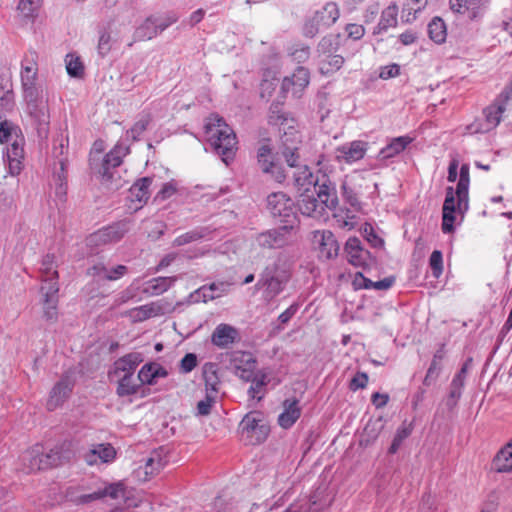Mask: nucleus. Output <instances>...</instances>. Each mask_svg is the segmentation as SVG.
<instances>
[{"mask_svg":"<svg viewBox=\"0 0 512 512\" xmlns=\"http://www.w3.org/2000/svg\"><path fill=\"white\" fill-rule=\"evenodd\" d=\"M300 415L299 401L295 398L286 399L283 402V412L278 417V423L282 428L288 429L299 419Z\"/></svg>","mask_w":512,"mask_h":512,"instance_id":"obj_25","label":"nucleus"},{"mask_svg":"<svg viewBox=\"0 0 512 512\" xmlns=\"http://www.w3.org/2000/svg\"><path fill=\"white\" fill-rule=\"evenodd\" d=\"M66 70L72 77H82L84 74V67L80 58L71 54L66 56Z\"/></svg>","mask_w":512,"mask_h":512,"instance_id":"obj_48","label":"nucleus"},{"mask_svg":"<svg viewBox=\"0 0 512 512\" xmlns=\"http://www.w3.org/2000/svg\"><path fill=\"white\" fill-rule=\"evenodd\" d=\"M238 336V331L235 327L229 324H219L211 335L212 343L219 348H226L233 344Z\"/></svg>","mask_w":512,"mask_h":512,"instance_id":"obj_24","label":"nucleus"},{"mask_svg":"<svg viewBox=\"0 0 512 512\" xmlns=\"http://www.w3.org/2000/svg\"><path fill=\"white\" fill-rule=\"evenodd\" d=\"M22 470L26 473H32L44 469V449L41 445L24 451L20 456Z\"/></svg>","mask_w":512,"mask_h":512,"instance_id":"obj_19","label":"nucleus"},{"mask_svg":"<svg viewBox=\"0 0 512 512\" xmlns=\"http://www.w3.org/2000/svg\"><path fill=\"white\" fill-rule=\"evenodd\" d=\"M312 241L320 258L332 259L338 255L339 244L331 231L318 230L313 232Z\"/></svg>","mask_w":512,"mask_h":512,"instance_id":"obj_10","label":"nucleus"},{"mask_svg":"<svg viewBox=\"0 0 512 512\" xmlns=\"http://www.w3.org/2000/svg\"><path fill=\"white\" fill-rule=\"evenodd\" d=\"M468 187H469V166L463 164L460 168L459 181L456 188V195L458 196V204L465 203L468 200Z\"/></svg>","mask_w":512,"mask_h":512,"instance_id":"obj_40","label":"nucleus"},{"mask_svg":"<svg viewBox=\"0 0 512 512\" xmlns=\"http://www.w3.org/2000/svg\"><path fill=\"white\" fill-rule=\"evenodd\" d=\"M142 361L143 358L140 353L134 352L126 354L114 362L110 376L116 378L120 376L134 375L137 366Z\"/></svg>","mask_w":512,"mask_h":512,"instance_id":"obj_20","label":"nucleus"},{"mask_svg":"<svg viewBox=\"0 0 512 512\" xmlns=\"http://www.w3.org/2000/svg\"><path fill=\"white\" fill-rule=\"evenodd\" d=\"M52 277L53 279H58L59 274L56 269V264L53 255H46L42 260L41 267V279L44 283Z\"/></svg>","mask_w":512,"mask_h":512,"instance_id":"obj_45","label":"nucleus"},{"mask_svg":"<svg viewBox=\"0 0 512 512\" xmlns=\"http://www.w3.org/2000/svg\"><path fill=\"white\" fill-rule=\"evenodd\" d=\"M414 138L410 136H400L393 138L384 148L379 152L380 159L392 158L406 149L412 143Z\"/></svg>","mask_w":512,"mask_h":512,"instance_id":"obj_32","label":"nucleus"},{"mask_svg":"<svg viewBox=\"0 0 512 512\" xmlns=\"http://www.w3.org/2000/svg\"><path fill=\"white\" fill-rule=\"evenodd\" d=\"M43 311L44 317L49 321H55L57 319V306L58 297L43 296Z\"/></svg>","mask_w":512,"mask_h":512,"instance_id":"obj_46","label":"nucleus"},{"mask_svg":"<svg viewBox=\"0 0 512 512\" xmlns=\"http://www.w3.org/2000/svg\"><path fill=\"white\" fill-rule=\"evenodd\" d=\"M428 33L430 39L435 43H444L447 37L445 22L440 17H434L428 25Z\"/></svg>","mask_w":512,"mask_h":512,"instance_id":"obj_38","label":"nucleus"},{"mask_svg":"<svg viewBox=\"0 0 512 512\" xmlns=\"http://www.w3.org/2000/svg\"><path fill=\"white\" fill-rule=\"evenodd\" d=\"M99 489L102 498L110 497L114 500L123 499L125 503H128L130 500V492L122 482L110 483Z\"/></svg>","mask_w":512,"mask_h":512,"instance_id":"obj_35","label":"nucleus"},{"mask_svg":"<svg viewBox=\"0 0 512 512\" xmlns=\"http://www.w3.org/2000/svg\"><path fill=\"white\" fill-rule=\"evenodd\" d=\"M348 36L354 40L361 39L365 34V28L360 24H348L346 27Z\"/></svg>","mask_w":512,"mask_h":512,"instance_id":"obj_58","label":"nucleus"},{"mask_svg":"<svg viewBox=\"0 0 512 512\" xmlns=\"http://www.w3.org/2000/svg\"><path fill=\"white\" fill-rule=\"evenodd\" d=\"M337 196L332 187L323 183L310 192H301L298 207L303 215L319 217L324 207L333 209L337 206Z\"/></svg>","mask_w":512,"mask_h":512,"instance_id":"obj_2","label":"nucleus"},{"mask_svg":"<svg viewBox=\"0 0 512 512\" xmlns=\"http://www.w3.org/2000/svg\"><path fill=\"white\" fill-rule=\"evenodd\" d=\"M177 192V184L173 181L163 184L155 199L165 200L173 196Z\"/></svg>","mask_w":512,"mask_h":512,"instance_id":"obj_56","label":"nucleus"},{"mask_svg":"<svg viewBox=\"0 0 512 512\" xmlns=\"http://www.w3.org/2000/svg\"><path fill=\"white\" fill-rule=\"evenodd\" d=\"M215 402L216 395L206 392L205 398L197 403V414L200 416L208 415Z\"/></svg>","mask_w":512,"mask_h":512,"instance_id":"obj_51","label":"nucleus"},{"mask_svg":"<svg viewBox=\"0 0 512 512\" xmlns=\"http://www.w3.org/2000/svg\"><path fill=\"white\" fill-rule=\"evenodd\" d=\"M116 457V450L109 443L95 445L86 456L88 464L97 463V458L103 462H111Z\"/></svg>","mask_w":512,"mask_h":512,"instance_id":"obj_30","label":"nucleus"},{"mask_svg":"<svg viewBox=\"0 0 512 512\" xmlns=\"http://www.w3.org/2000/svg\"><path fill=\"white\" fill-rule=\"evenodd\" d=\"M99 499H102L100 489L94 491L93 493L82 494L76 497L74 501L77 504H88Z\"/></svg>","mask_w":512,"mask_h":512,"instance_id":"obj_59","label":"nucleus"},{"mask_svg":"<svg viewBox=\"0 0 512 512\" xmlns=\"http://www.w3.org/2000/svg\"><path fill=\"white\" fill-rule=\"evenodd\" d=\"M258 164L264 173H271L277 182L285 179V174L273 161V154L268 145H262L257 154Z\"/></svg>","mask_w":512,"mask_h":512,"instance_id":"obj_21","label":"nucleus"},{"mask_svg":"<svg viewBox=\"0 0 512 512\" xmlns=\"http://www.w3.org/2000/svg\"><path fill=\"white\" fill-rule=\"evenodd\" d=\"M428 0H406L403 12H407V21L414 20L416 14L427 6Z\"/></svg>","mask_w":512,"mask_h":512,"instance_id":"obj_47","label":"nucleus"},{"mask_svg":"<svg viewBox=\"0 0 512 512\" xmlns=\"http://www.w3.org/2000/svg\"><path fill=\"white\" fill-rule=\"evenodd\" d=\"M347 260L355 267H361L366 263L368 251L364 250L360 239L350 237L345 244Z\"/></svg>","mask_w":512,"mask_h":512,"instance_id":"obj_23","label":"nucleus"},{"mask_svg":"<svg viewBox=\"0 0 512 512\" xmlns=\"http://www.w3.org/2000/svg\"><path fill=\"white\" fill-rule=\"evenodd\" d=\"M170 284L171 281L169 278H154L151 281L147 282L146 287L143 289V292L151 296L160 295L168 290Z\"/></svg>","mask_w":512,"mask_h":512,"instance_id":"obj_42","label":"nucleus"},{"mask_svg":"<svg viewBox=\"0 0 512 512\" xmlns=\"http://www.w3.org/2000/svg\"><path fill=\"white\" fill-rule=\"evenodd\" d=\"M291 56L298 62H304L309 57V48L302 46L291 52Z\"/></svg>","mask_w":512,"mask_h":512,"instance_id":"obj_64","label":"nucleus"},{"mask_svg":"<svg viewBox=\"0 0 512 512\" xmlns=\"http://www.w3.org/2000/svg\"><path fill=\"white\" fill-rule=\"evenodd\" d=\"M196 366H197V357L193 353L186 354L180 362V369L184 373L191 372Z\"/></svg>","mask_w":512,"mask_h":512,"instance_id":"obj_57","label":"nucleus"},{"mask_svg":"<svg viewBox=\"0 0 512 512\" xmlns=\"http://www.w3.org/2000/svg\"><path fill=\"white\" fill-rule=\"evenodd\" d=\"M204 137L222 161L228 164L238 150V141L234 130L218 114H210L204 123Z\"/></svg>","mask_w":512,"mask_h":512,"instance_id":"obj_1","label":"nucleus"},{"mask_svg":"<svg viewBox=\"0 0 512 512\" xmlns=\"http://www.w3.org/2000/svg\"><path fill=\"white\" fill-rule=\"evenodd\" d=\"M41 3L42 0H19L17 10L22 17L32 19L37 15Z\"/></svg>","mask_w":512,"mask_h":512,"instance_id":"obj_43","label":"nucleus"},{"mask_svg":"<svg viewBox=\"0 0 512 512\" xmlns=\"http://www.w3.org/2000/svg\"><path fill=\"white\" fill-rule=\"evenodd\" d=\"M164 307L160 302H151L139 307L127 310L124 315L132 322H142L149 318L164 314Z\"/></svg>","mask_w":512,"mask_h":512,"instance_id":"obj_22","label":"nucleus"},{"mask_svg":"<svg viewBox=\"0 0 512 512\" xmlns=\"http://www.w3.org/2000/svg\"><path fill=\"white\" fill-rule=\"evenodd\" d=\"M138 380L141 384L153 385L156 383V376L152 363L145 364L138 373Z\"/></svg>","mask_w":512,"mask_h":512,"instance_id":"obj_50","label":"nucleus"},{"mask_svg":"<svg viewBox=\"0 0 512 512\" xmlns=\"http://www.w3.org/2000/svg\"><path fill=\"white\" fill-rule=\"evenodd\" d=\"M290 276V267L286 263H275L263 271L257 286L265 288L266 297L272 299L283 290Z\"/></svg>","mask_w":512,"mask_h":512,"instance_id":"obj_3","label":"nucleus"},{"mask_svg":"<svg viewBox=\"0 0 512 512\" xmlns=\"http://www.w3.org/2000/svg\"><path fill=\"white\" fill-rule=\"evenodd\" d=\"M430 267L433 275L438 278L443 272L442 253L439 250H434L429 259Z\"/></svg>","mask_w":512,"mask_h":512,"instance_id":"obj_52","label":"nucleus"},{"mask_svg":"<svg viewBox=\"0 0 512 512\" xmlns=\"http://www.w3.org/2000/svg\"><path fill=\"white\" fill-rule=\"evenodd\" d=\"M469 364H470L469 362H466L463 365L461 371L454 377V379H453V381L451 383L452 387H455V388L461 390V388L464 385V375H465V373H466V371H467V369L469 367Z\"/></svg>","mask_w":512,"mask_h":512,"instance_id":"obj_63","label":"nucleus"},{"mask_svg":"<svg viewBox=\"0 0 512 512\" xmlns=\"http://www.w3.org/2000/svg\"><path fill=\"white\" fill-rule=\"evenodd\" d=\"M242 434L252 445L260 444L268 437L270 428L262 413L253 411L245 415L240 423Z\"/></svg>","mask_w":512,"mask_h":512,"instance_id":"obj_5","label":"nucleus"},{"mask_svg":"<svg viewBox=\"0 0 512 512\" xmlns=\"http://www.w3.org/2000/svg\"><path fill=\"white\" fill-rule=\"evenodd\" d=\"M368 383V376L365 373L356 374L351 380V388L353 390L365 388Z\"/></svg>","mask_w":512,"mask_h":512,"instance_id":"obj_61","label":"nucleus"},{"mask_svg":"<svg viewBox=\"0 0 512 512\" xmlns=\"http://www.w3.org/2000/svg\"><path fill=\"white\" fill-rule=\"evenodd\" d=\"M450 9L459 14H466L469 18L477 17L480 0H449Z\"/></svg>","mask_w":512,"mask_h":512,"instance_id":"obj_34","label":"nucleus"},{"mask_svg":"<svg viewBox=\"0 0 512 512\" xmlns=\"http://www.w3.org/2000/svg\"><path fill=\"white\" fill-rule=\"evenodd\" d=\"M202 234L199 231L193 230L186 232L175 238L173 241L174 246H183L191 242L197 241L202 238Z\"/></svg>","mask_w":512,"mask_h":512,"instance_id":"obj_53","label":"nucleus"},{"mask_svg":"<svg viewBox=\"0 0 512 512\" xmlns=\"http://www.w3.org/2000/svg\"><path fill=\"white\" fill-rule=\"evenodd\" d=\"M294 142H299V135L297 132H293L290 134L285 133L282 138V144H283V155L286 159L287 164L290 167H297V159L299 158V155L297 153L298 147L294 145Z\"/></svg>","mask_w":512,"mask_h":512,"instance_id":"obj_31","label":"nucleus"},{"mask_svg":"<svg viewBox=\"0 0 512 512\" xmlns=\"http://www.w3.org/2000/svg\"><path fill=\"white\" fill-rule=\"evenodd\" d=\"M267 207L273 217L279 218L280 222L293 228L295 223L294 203L285 193L275 192L268 196Z\"/></svg>","mask_w":512,"mask_h":512,"instance_id":"obj_6","label":"nucleus"},{"mask_svg":"<svg viewBox=\"0 0 512 512\" xmlns=\"http://www.w3.org/2000/svg\"><path fill=\"white\" fill-rule=\"evenodd\" d=\"M229 287L230 284L227 282H218L208 285L206 290H212L213 293H216V297L219 298L229 291Z\"/></svg>","mask_w":512,"mask_h":512,"instance_id":"obj_60","label":"nucleus"},{"mask_svg":"<svg viewBox=\"0 0 512 512\" xmlns=\"http://www.w3.org/2000/svg\"><path fill=\"white\" fill-rule=\"evenodd\" d=\"M118 386L117 394L121 397L134 395L138 392L140 385L133 379V375L116 377Z\"/></svg>","mask_w":512,"mask_h":512,"instance_id":"obj_41","label":"nucleus"},{"mask_svg":"<svg viewBox=\"0 0 512 512\" xmlns=\"http://www.w3.org/2000/svg\"><path fill=\"white\" fill-rule=\"evenodd\" d=\"M512 100V86H507L484 111L482 120V132L495 129L501 122L504 112L508 109Z\"/></svg>","mask_w":512,"mask_h":512,"instance_id":"obj_4","label":"nucleus"},{"mask_svg":"<svg viewBox=\"0 0 512 512\" xmlns=\"http://www.w3.org/2000/svg\"><path fill=\"white\" fill-rule=\"evenodd\" d=\"M492 469L499 473L512 472V439L496 453Z\"/></svg>","mask_w":512,"mask_h":512,"instance_id":"obj_29","label":"nucleus"},{"mask_svg":"<svg viewBox=\"0 0 512 512\" xmlns=\"http://www.w3.org/2000/svg\"><path fill=\"white\" fill-rule=\"evenodd\" d=\"M203 378L205 381L206 392L217 395L220 380L217 374L216 365L207 363L203 367Z\"/></svg>","mask_w":512,"mask_h":512,"instance_id":"obj_37","label":"nucleus"},{"mask_svg":"<svg viewBox=\"0 0 512 512\" xmlns=\"http://www.w3.org/2000/svg\"><path fill=\"white\" fill-rule=\"evenodd\" d=\"M297 170L294 172L293 177L295 181V185L302 192H310L314 190V188H318L316 182L314 181L312 172L306 165L297 166Z\"/></svg>","mask_w":512,"mask_h":512,"instance_id":"obj_33","label":"nucleus"},{"mask_svg":"<svg viewBox=\"0 0 512 512\" xmlns=\"http://www.w3.org/2000/svg\"><path fill=\"white\" fill-rule=\"evenodd\" d=\"M124 156V149L122 147H115L105 155L100 164H95V158H91V167L97 171L104 179L110 180L112 178L111 169L121 165L122 157Z\"/></svg>","mask_w":512,"mask_h":512,"instance_id":"obj_16","label":"nucleus"},{"mask_svg":"<svg viewBox=\"0 0 512 512\" xmlns=\"http://www.w3.org/2000/svg\"><path fill=\"white\" fill-rule=\"evenodd\" d=\"M467 201L458 204V196L453 187L446 189V197L442 208V231L444 233H451L454 231V222L456 220L457 211L466 209Z\"/></svg>","mask_w":512,"mask_h":512,"instance_id":"obj_8","label":"nucleus"},{"mask_svg":"<svg viewBox=\"0 0 512 512\" xmlns=\"http://www.w3.org/2000/svg\"><path fill=\"white\" fill-rule=\"evenodd\" d=\"M26 103V112L39 130L45 128L49 121L47 100L43 92L23 96Z\"/></svg>","mask_w":512,"mask_h":512,"instance_id":"obj_7","label":"nucleus"},{"mask_svg":"<svg viewBox=\"0 0 512 512\" xmlns=\"http://www.w3.org/2000/svg\"><path fill=\"white\" fill-rule=\"evenodd\" d=\"M73 389V383L68 377L60 379L51 389L49 397L46 401V408L54 411L61 407L69 398Z\"/></svg>","mask_w":512,"mask_h":512,"instance_id":"obj_17","label":"nucleus"},{"mask_svg":"<svg viewBox=\"0 0 512 512\" xmlns=\"http://www.w3.org/2000/svg\"><path fill=\"white\" fill-rule=\"evenodd\" d=\"M90 271L94 277H98L100 280L115 281L127 274L128 267L120 264L109 268L103 263H98Z\"/></svg>","mask_w":512,"mask_h":512,"instance_id":"obj_27","label":"nucleus"},{"mask_svg":"<svg viewBox=\"0 0 512 512\" xmlns=\"http://www.w3.org/2000/svg\"><path fill=\"white\" fill-rule=\"evenodd\" d=\"M152 178L144 177L136 181L129 189L128 200L130 202L129 209L138 211L148 201L150 197V185Z\"/></svg>","mask_w":512,"mask_h":512,"instance_id":"obj_14","label":"nucleus"},{"mask_svg":"<svg viewBox=\"0 0 512 512\" xmlns=\"http://www.w3.org/2000/svg\"><path fill=\"white\" fill-rule=\"evenodd\" d=\"M400 67L397 64H392L384 67L380 72V77L382 79H389L399 75Z\"/></svg>","mask_w":512,"mask_h":512,"instance_id":"obj_62","label":"nucleus"},{"mask_svg":"<svg viewBox=\"0 0 512 512\" xmlns=\"http://www.w3.org/2000/svg\"><path fill=\"white\" fill-rule=\"evenodd\" d=\"M398 6L391 4L381 14L380 21L374 31L375 34L397 25Z\"/></svg>","mask_w":512,"mask_h":512,"instance_id":"obj_36","label":"nucleus"},{"mask_svg":"<svg viewBox=\"0 0 512 512\" xmlns=\"http://www.w3.org/2000/svg\"><path fill=\"white\" fill-rule=\"evenodd\" d=\"M37 71L38 69L36 64H30L22 67L21 85L23 96H31L32 94L43 92V90L37 85Z\"/></svg>","mask_w":512,"mask_h":512,"instance_id":"obj_26","label":"nucleus"},{"mask_svg":"<svg viewBox=\"0 0 512 512\" xmlns=\"http://www.w3.org/2000/svg\"><path fill=\"white\" fill-rule=\"evenodd\" d=\"M149 123L150 117L148 115L141 117L130 129L131 136L136 139L146 130Z\"/></svg>","mask_w":512,"mask_h":512,"instance_id":"obj_55","label":"nucleus"},{"mask_svg":"<svg viewBox=\"0 0 512 512\" xmlns=\"http://www.w3.org/2000/svg\"><path fill=\"white\" fill-rule=\"evenodd\" d=\"M339 15L338 5L334 2L327 3L322 10L315 13L310 23L306 24V34L314 36L320 27H329L334 24L339 18Z\"/></svg>","mask_w":512,"mask_h":512,"instance_id":"obj_9","label":"nucleus"},{"mask_svg":"<svg viewBox=\"0 0 512 512\" xmlns=\"http://www.w3.org/2000/svg\"><path fill=\"white\" fill-rule=\"evenodd\" d=\"M367 149V142L355 140L338 147L335 150V159L338 162L351 164L364 158Z\"/></svg>","mask_w":512,"mask_h":512,"instance_id":"obj_12","label":"nucleus"},{"mask_svg":"<svg viewBox=\"0 0 512 512\" xmlns=\"http://www.w3.org/2000/svg\"><path fill=\"white\" fill-rule=\"evenodd\" d=\"M41 292L43 293V296L58 297V279H53L52 277H50L47 283H44V285L41 287Z\"/></svg>","mask_w":512,"mask_h":512,"instance_id":"obj_54","label":"nucleus"},{"mask_svg":"<svg viewBox=\"0 0 512 512\" xmlns=\"http://www.w3.org/2000/svg\"><path fill=\"white\" fill-rule=\"evenodd\" d=\"M309 81V71L304 67H298L291 76L283 79L282 90L285 93L290 92L294 97H300Z\"/></svg>","mask_w":512,"mask_h":512,"instance_id":"obj_15","label":"nucleus"},{"mask_svg":"<svg viewBox=\"0 0 512 512\" xmlns=\"http://www.w3.org/2000/svg\"><path fill=\"white\" fill-rule=\"evenodd\" d=\"M345 60L341 55H326L319 63V70L324 75L332 74L338 71Z\"/></svg>","mask_w":512,"mask_h":512,"instance_id":"obj_39","label":"nucleus"},{"mask_svg":"<svg viewBox=\"0 0 512 512\" xmlns=\"http://www.w3.org/2000/svg\"><path fill=\"white\" fill-rule=\"evenodd\" d=\"M176 18H171L169 21H160L156 17H148L136 30L134 37L137 41L150 40L167 28L171 23L175 22Z\"/></svg>","mask_w":512,"mask_h":512,"instance_id":"obj_18","label":"nucleus"},{"mask_svg":"<svg viewBox=\"0 0 512 512\" xmlns=\"http://www.w3.org/2000/svg\"><path fill=\"white\" fill-rule=\"evenodd\" d=\"M68 457L63 454L61 447H54L44 452V469H50L61 465Z\"/></svg>","mask_w":512,"mask_h":512,"instance_id":"obj_44","label":"nucleus"},{"mask_svg":"<svg viewBox=\"0 0 512 512\" xmlns=\"http://www.w3.org/2000/svg\"><path fill=\"white\" fill-rule=\"evenodd\" d=\"M98 52L101 56H106L112 49V36L107 30H102L99 35Z\"/></svg>","mask_w":512,"mask_h":512,"instance_id":"obj_49","label":"nucleus"},{"mask_svg":"<svg viewBox=\"0 0 512 512\" xmlns=\"http://www.w3.org/2000/svg\"><path fill=\"white\" fill-rule=\"evenodd\" d=\"M291 229L288 225H283L278 229L260 233L256 237V245L262 249L280 248L288 242V235Z\"/></svg>","mask_w":512,"mask_h":512,"instance_id":"obj_11","label":"nucleus"},{"mask_svg":"<svg viewBox=\"0 0 512 512\" xmlns=\"http://www.w3.org/2000/svg\"><path fill=\"white\" fill-rule=\"evenodd\" d=\"M163 467L161 457L158 453L152 454L145 460L144 465L135 470L136 477L141 481H148L157 475Z\"/></svg>","mask_w":512,"mask_h":512,"instance_id":"obj_28","label":"nucleus"},{"mask_svg":"<svg viewBox=\"0 0 512 512\" xmlns=\"http://www.w3.org/2000/svg\"><path fill=\"white\" fill-rule=\"evenodd\" d=\"M128 230L126 223H117L93 233L88 240L96 246L114 243L121 240Z\"/></svg>","mask_w":512,"mask_h":512,"instance_id":"obj_13","label":"nucleus"}]
</instances>
